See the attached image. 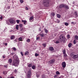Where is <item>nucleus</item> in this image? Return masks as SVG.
Returning <instances> with one entry per match:
<instances>
[{
    "instance_id": "nucleus-1",
    "label": "nucleus",
    "mask_w": 78,
    "mask_h": 78,
    "mask_svg": "<svg viewBox=\"0 0 78 78\" xmlns=\"http://www.w3.org/2000/svg\"><path fill=\"white\" fill-rule=\"evenodd\" d=\"M66 38L65 36L63 34H61L59 37V41L60 42H65L66 41Z\"/></svg>"
},
{
    "instance_id": "nucleus-2",
    "label": "nucleus",
    "mask_w": 78,
    "mask_h": 78,
    "mask_svg": "<svg viewBox=\"0 0 78 78\" xmlns=\"http://www.w3.org/2000/svg\"><path fill=\"white\" fill-rule=\"evenodd\" d=\"M12 65L15 66L16 67L18 66L19 65V60H14L12 63Z\"/></svg>"
},
{
    "instance_id": "nucleus-3",
    "label": "nucleus",
    "mask_w": 78,
    "mask_h": 78,
    "mask_svg": "<svg viewBox=\"0 0 78 78\" xmlns=\"http://www.w3.org/2000/svg\"><path fill=\"white\" fill-rule=\"evenodd\" d=\"M43 3L44 5L45 6H48V5L49 2L47 0H43Z\"/></svg>"
},
{
    "instance_id": "nucleus-4",
    "label": "nucleus",
    "mask_w": 78,
    "mask_h": 78,
    "mask_svg": "<svg viewBox=\"0 0 78 78\" xmlns=\"http://www.w3.org/2000/svg\"><path fill=\"white\" fill-rule=\"evenodd\" d=\"M9 21L10 23H11L12 24H13L14 23H16V21H15L14 20L12 19L11 18L9 20Z\"/></svg>"
},
{
    "instance_id": "nucleus-5",
    "label": "nucleus",
    "mask_w": 78,
    "mask_h": 78,
    "mask_svg": "<svg viewBox=\"0 0 78 78\" xmlns=\"http://www.w3.org/2000/svg\"><path fill=\"white\" fill-rule=\"evenodd\" d=\"M31 70L28 71V72L27 73V77L28 78L31 77Z\"/></svg>"
},
{
    "instance_id": "nucleus-6",
    "label": "nucleus",
    "mask_w": 78,
    "mask_h": 78,
    "mask_svg": "<svg viewBox=\"0 0 78 78\" xmlns=\"http://www.w3.org/2000/svg\"><path fill=\"white\" fill-rule=\"evenodd\" d=\"M62 67L63 68H65L66 67V63L65 62H63L62 64Z\"/></svg>"
},
{
    "instance_id": "nucleus-7",
    "label": "nucleus",
    "mask_w": 78,
    "mask_h": 78,
    "mask_svg": "<svg viewBox=\"0 0 78 78\" xmlns=\"http://www.w3.org/2000/svg\"><path fill=\"white\" fill-rule=\"evenodd\" d=\"M78 58V54H77V55H75L74 54L73 57V59H76Z\"/></svg>"
},
{
    "instance_id": "nucleus-8",
    "label": "nucleus",
    "mask_w": 78,
    "mask_h": 78,
    "mask_svg": "<svg viewBox=\"0 0 78 78\" xmlns=\"http://www.w3.org/2000/svg\"><path fill=\"white\" fill-rule=\"evenodd\" d=\"M8 63L10 65H11L12 64V59L10 58L8 60Z\"/></svg>"
},
{
    "instance_id": "nucleus-9",
    "label": "nucleus",
    "mask_w": 78,
    "mask_h": 78,
    "mask_svg": "<svg viewBox=\"0 0 78 78\" xmlns=\"http://www.w3.org/2000/svg\"><path fill=\"white\" fill-rule=\"evenodd\" d=\"M34 19V17L33 16H31L30 17L29 20L30 22H33V19Z\"/></svg>"
},
{
    "instance_id": "nucleus-10",
    "label": "nucleus",
    "mask_w": 78,
    "mask_h": 78,
    "mask_svg": "<svg viewBox=\"0 0 78 78\" xmlns=\"http://www.w3.org/2000/svg\"><path fill=\"white\" fill-rule=\"evenodd\" d=\"M49 50L50 51H53L54 50V48L53 47H50L49 48Z\"/></svg>"
},
{
    "instance_id": "nucleus-11",
    "label": "nucleus",
    "mask_w": 78,
    "mask_h": 78,
    "mask_svg": "<svg viewBox=\"0 0 78 78\" xmlns=\"http://www.w3.org/2000/svg\"><path fill=\"white\" fill-rule=\"evenodd\" d=\"M22 39H23L22 37H20L18 38V40L20 41H23V40Z\"/></svg>"
},
{
    "instance_id": "nucleus-12",
    "label": "nucleus",
    "mask_w": 78,
    "mask_h": 78,
    "mask_svg": "<svg viewBox=\"0 0 78 78\" xmlns=\"http://www.w3.org/2000/svg\"><path fill=\"white\" fill-rule=\"evenodd\" d=\"M55 62V59H52L50 61V62L51 64H52Z\"/></svg>"
},
{
    "instance_id": "nucleus-13",
    "label": "nucleus",
    "mask_w": 78,
    "mask_h": 78,
    "mask_svg": "<svg viewBox=\"0 0 78 78\" xmlns=\"http://www.w3.org/2000/svg\"><path fill=\"white\" fill-rule=\"evenodd\" d=\"M64 5L62 4L60 5L59 6L60 8H64Z\"/></svg>"
},
{
    "instance_id": "nucleus-14",
    "label": "nucleus",
    "mask_w": 78,
    "mask_h": 78,
    "mask_svg": "<svg viewBox=\"0 0 78 78\" xmlns=\"http://www.w3.org/2000/svg\"><path fill=\"white\" fill-rule=\"evenodd\" d=\"M15 37V36L14 35H12L11 36L10 39L11 40H12V39H14V38Z\"/></svg>"
},
{
    "instance_id": "nucleus-15",
    "label": "nucleus",
    "mask_w": 78,
    "mask_h": 78,
    "mask_svg": "<svg viewBox=\"0 0 78 78\" xmlns=\"http://www.w3.org/2000/svg\"><path fill=\"white\" fill-rule=\"evenodd\" d=\"M64 8L66 9H69V8L68 5H64Z\"/></svg>"
},
{
    "instance_id": "nucleus-16",
    "label": "nucleus",
    "mask_w": 78,
    "mask_h": 78,
    "mask_svg": "<svg viewBox=\"0 0 78 78\" xmlns=\"http://www.w3.org/2000/svg\"><path fill=\"white\" fill-rule=\"evenodd\" d=\"M29 55V52L28 51H26L25 53V55Z\"/></svg>"
},
{
    "instance_id": "nucleus-17",
    "label": "nucleus",
    "mask_w": 78,
    "mask_h": 78,
    "mask_svg": "<svg viewBox=\"0 0 78 78\" xmlns=\"http://www.w3.org/2000/svg\"><path fill=\"white\" fill-rule=\"evenodd\" d=\"M76 40H75V39L74 40V41H73V43L74 44H76V43L77 42V41Z\"/></svg>"
},
{
    "instance_id": "nucleus-18",
    "label": "nucleus",
    "mask_w": 78,
    "mask_h": 78,
    "mask_svg": "<svg viewBox=\"0 0 78 78\" xmlns=\"http://www.w3.org/2000/svg\"><path fill=\"white\" fill-rule=\"evenodd\" d=\"M75 40H78V36L77 35H76L75 37Z\"/></svg>"
},
{
    "instance_id": "nucleus-19",
    "label": "nucleus",
    "mask_w": 78,
    "mask_h": 78,
    "mask_svg": "<svg viewBox=\"0 0 78 78\" xmlns=\"http://www.w3.org/2000/svg\"><path fill=\"white\" fill-rule=\"evenodd\" d=\"M57 17H58V18H61V15L60 14H57Z\"/></svg>"
},
{
    "instance_id": "nucleus-20",
    "label": "nucleus",
    "mask_w": 78,
    "mask_h": 78,
    "mask_svg": "<svg viewBox=\"0 0 78 78\" xmlns=\"http://www.w3.org/2000/svg\"><path fill=\"white\" fill-rule=\"evenodd\" d=\"M72 44L71 43H70L68 44V47L69 48L71 47H72Z\"/></svg>"
},
{
    "instance_id": "nucleus-21",
    "label": "nucleus",
    "mask_w": 78,
    "mask_h": 78,
    "mask_svg": "<svg viewBox=\"0 0 78 78\" xmlns=\"http://www.w3.org/2000/svg\"><path fill=\"white\" fill-rule=\"evenodd\" d=\"M32 68L33 69H36V66L34 65L32 66Z\"/></svg>"
},
{
    "instance_id": "nucleus-22",
    "label": "nucleus",
    "mask_w": 78,
    "mask_h": 78,
    "mask_svg": "<svg viewBox=\"0 0 78 78\" xmlns=\"http://www.w3.org/2000/svg\"><path fill=\"white\" fill-rule=\"evenodd\" d=\"M8 66H9L8 64L7 65H4V67L5 68L7 69L8 68Z\"/></svg>"
},
{
    "instance_id": "nucleus-23",
    "label": "nucleus",
    "mask_w": 78,
    "mask_h": 78,
    "mask_svg": "<svg viewBox=\"0 0 78 78\" xmlns=\"http://www.w3.org/2000/svg\"><path fill=\"white\" fill-rule=\"evenodd\" d=\"M22 22H23L24 24H26V23L27 22V21L26 20H22Z\"/></svg>"
},
{
    "instance_id": "nucleus-24",
    "label": "nucleus",
    "mask_w": 78,
    "mask_h": 78,
    "mask_svg": "<svg viewBox=\"0 0 78 78\" xmlns=\"http://www.w3.org/2000/svg\"><path fill=\"white\" fill-rule=\"evenodd\" d=\"M44 31L46 33H47V34L48 33V30H47V29H44Z\"/></svg>"
},
{
    "instance_id": "nucleus-25",
    "label": "nucleus",
    "mask_w": 78,
    "mask_h": 78,
    "mask_svg": "<svg viewBox=\"0 0 78 78\" xmlns=\"http://www.w3.org/2000/svg\"><path fill=\"white\" fill-rule=\"evenodd\" d=\"M27 42L29 43L30 42V38L27 39V40L26 41Z\"/></svg>"
},
{
    "instance_id": "nucleus-26",
    "label": "nucleus",
    "mask_w": 78,
    "mask_h": 78,
    "mask_svg": "<svg viewBox=\"0 0 78 78\" xmlns=\"http://www.w3.org/2000/svg\"><path fill=\"white\" fill-rule=\"evenodd\" d=\"M32 65L31 64H30L28 65V67H32Z\"/></svg>"
},
{
    "instance_id": "nucleus-27",
    "label": "nucleus",
    "mask_w": 78,
    "mask_h": 78,
    "mask_svg": "<svg viewBox=\"0 0 78 78\" xmlns=\"http://www.w3.org/2000/svg\"><path fill=\"white\" fill-rule=\"evenodd\" d=\"M51 15L53 17V16H55V13L52 12L51 13Z\"/></svg>"
},
{
    "instance_id": "nucleus-28",
    "label": "nucleus",
    "mask_w": 78,
    "mask_h": 78,
    "mask_svg": "<svg viewBox=\"0 0 78 78\" xmlns=\"http://www.w3.org/2000/svg\"><path fill=\"white\" fill-rule=\"evenodd\" d=\"M75 54H73V53H71V54H70V56H73Z\"/></svg>"
},
{
    "instance_id": "nucleus-29",
    "label": "nucleus",
    "mask_w": 78,
    "mask_h": 78,
    "mask_svg": "<svg viewBox=\"0 0 78 78\" xmlns=\"http://www.w3.org/2000/svg\"><path fill=\"white\" fill-rule=\"evenodd\" d=\"M40 36L41 37H44V34H40Z\"/></svg>"
},
{
    "instance_id": "nucleus-30",
    "label": "nucleus",
    "mask_w": 78,
    "mask_h": 78,
    "mask_svg": "<svg viewBox=\"0 0 78 78\" xmlns=\"http://www.w3.org/2000/svg\"><path fill=\"white\" fill-rule=\"evenodd\" d=\"M14 73H17V71L16 69H15V70L14 71Z\"/></svg>"
},
{
    "instance_id": "nucleus-31",
    "label": "nucleus",
    "mask_w": 78,
    "mask_h": 78,
    "mask_svg": "<svg viewBox=\"0 0 78 78\" xmlns=\"http://www.w3.org/2000/svg\"><path fill=\"white\" fill-rule=\"evenodd\" d=\"M42 45L44 47H46V44L44 43L42 44Z\"/></svg>"
},
{
    "instance_id": "nucleus-32",
    "label": "nucleus",
    "mask_w": 78,
    "mask_h": 78,
    "mask_svg": "<svg viewBox=\"0 0 78 78\" xmlns=\"http://www.w3.org/2000/svg\"><path fill=\"white\" fill-rule=\"evenodd\" d=\"M65 25L66 26H68V25H69V23H65Z\"/></svg>"
},
{
    "instance_id": "nucleus-33",
    "label": "nucleus",
    "mask_w": 78,
    "mask_h": 78,
    "mask_svg": "<svg viewBox=\"0 0 78 78\" xmlns=\"http://www.w3.org/2000/svg\"><path fill=\"white\" fill-rule=\"evenodd\" d=\"M63 54H66V50H64L63 51Z\"/></svg>"
},
{
    "instance_id": "nucleus-34",
    "label": "nucleus",
    "mask_w": 78,
    "mask_h": 78,
    "mask_svg": "<svg viewBox=\"0 0 78 78\" xmlns=\"http://www.w3.org/2000/svg\"><path fill=\"white\" fill-rule=\"evenodd\" d=\"M36 39L37 40H39V39H40V37H37Z\"/></svg>"
},
{
    "instance_id": "nucleus-35",
    "label": "nucleus",
    "mask_w": 78,
    "mask_h": 78,
    "mask_svg": "<svg viewBox=\"0 0 78 78\" xmlns=\"http://www.w3.org/2000/svg\"><path fill=\"white\" fill-rule=\"evenodd\" d=\"M13 48L14 51H16V50H17V49H16V48L15 47Z\"/></svg>"
},
{
    "instance_id": "nucleus-36",
    "label": "nucleus",
    "mask_w": 78,
    "mask_h": 78,
    "mask_svg": "<svg viewBox=\"0 0 78 78\" xmlns=\"http://www.w3.org/2000/svg\"><path fill=\"white\" fill-rule=\"evenodd\" d=\"M59 71H57L56 72V74H57V75H59Z\"/></svg>"
},
{
    "instance_id": "nucleus-37",
    "label": "nucleus",
    "mask_w": 78,
    "mask_h": 78,
    "mask_svg": "<svg viewBox=\"0 0 78 78\" xmlns=\"http://www.w3.org/2000/svg\"><path fill=\"white\" fill-rule=\"evenodd\" d=\"M74 14H75L76 16H77V14L78 13H77V12H74Z\"/></svg>"
},
{
    "instance_id": "nucleus-38",
    "label": "nucleus",
    "mask_w": 78,
    "mask_h": 78,
    "mask_svg": "<svg viewBox=\"0 0 78 78\" xmlns=\"http://www.w3.org/2000/svg\"><path fill=\"white\" fill-rule=\"evenodd\" d=\"M20 3H23V0H20Z\"/></svg>"
},
{
    "instance_id": "nucleus-39",
    "label": "nucleus",
    "mask_w": 78,
    "mask_h": 78,
    "mask_svg": "<svg viewBox=\"0 0 78 78\" xmlns=\"http://www.w3.org/2000/svg\"><path fill=\"white\" fill-rule=\"evenodd\" d=\"M19 26H18V25H17L16 27V30H18L19 29Z\"/></svg>"
},
{
    "instance_id": "nucleus-40",
    "label": "nucleus",
    "mask_w": 78,
    "mask_h": 78,
    "mask_svg": "<svg viewBox=\"0 0 78 78\" xmlns=\"http://www.w3.org/2000/svg\"><path fill=\"white\" fill-rule=\"evenodd\" d=\"M39 56L38 54H37V53L35 54V56H36V57L37 56Z\"/></svg>"
},
{
    "instance_id": "nucleus-41",
    "label": "nucleus",
    "mask_w": 78,
    "mask_h": 78,
    "mask_svg": "<svg viewBox=\"0 0 78 78\" xmlns=\"http://www.w3.org/2000/svg\"><path fill=\"white\" fill-rule=\"evenodd\" d=\"M64 56H65V57H67V55L66 54H64Z\"/></svg>"
},
{
    "instance_id": "nucleus-42",
    "label": "nucleus",
    "mask_w": 78,
    "mask_h": 78,
    "mask_svg": "<svg viewBox=\"0 0 78 78\" xmlns=\"http://www.w3.org/2000/svg\"><path fill=\"white\" fill-rule=\"evenodd\" d=\"M3 74H4V75H5V74H6V71H4L3 73Z\"/></svg>"
},
{
    "instance_id": "nucleus-43",
    "label": "nucleus",
    "mask_w": 78,
    "mask_h": 78,
    "mask_svg": "<svg viewBox=\"0 0 78 78\" xmlns=\"http://www.w3.org/2000/svg\"><path fill=\"white\" fill-rule=\"evenodd\" d=\"M57 76H58V75L55 74V75L54 76V78H56V77H57Z\"/></svg>"
},
{
    "instance_id": "nucleus-44",
    "label": "nucleus",
    "mask_w": 78,
    "mask_h": 78,
    "mask_svg": "<svg viewBox=\"0 0 78 78\" xmlns=\"http://www.w3.org/2000/svg\"><path fill=\"white\" fill-rule=\"evenodd\" d=\"M19 26L20 28H22V24H20L19 25Z\"/></svg>"
},
{
    "instance_id": "nucleus-45",
    "label": "nucleus",
    "mask_w": 78,
    "mask_h": 78,
    "mask_svg": "<svg viewBox=\"0 0 78 78\" xmlns=\"http://www.w3.org/2000/svg\"><path fill=\"white\" fill-rule=\"evenodd\" d=\"M21 54L22 56H23V52L22 51L21 52Z\"/></svg>"
},
{
    "instance_id": "nucleus-46",
    "label": "nucleus",
    "mask_w": 78,
    "mask_h": 78,
    "mask_svg": "<svg viewBox=\"0 0 78 78\" xmlns=\"http://www.w3.org/2000/svg\"><path fill=\"white\" fill-rule=\"evenodd\" d=\"M0 19L1 20H2V19H3V16H1V17H0Z\"/></svg>"
},
{
    "instance_id": "nucleus-47",
    "label": "nucleus",
    "mask_w": 78,
    "mask_h": 78,
    "mask_svg": "<svg viewBox=\"0 0 78 78\" xmlns=\"http://www.w3.org/2000/svg\"><path fill=\"white\" fill-rule=\"evenodd\" d=\"M67 37L68 38H70V35H68L67 36Z\"/></svg>"
},
{
    "instance_id": "nucleus-48",
    "label": "nucleus",
    "mask_w": 78,
    "mask_h": 78,
    "mask_svg": "<svg viewBox=\"0 0 78 78\" xmlns=\"http://www.w3.org/2000/svg\"><path fill=\"white\" fill-rule=\"evenodd\" d=\"M17 41H18V39H15L14 40V41H15L16 42H17Z\"/></svg>"
},
{
    "instance_id": "nucleus-49",
    "label": "nucleus",
    "mask_w": 78,
    "mask_h": 78,
    "mask_svg": "<svg viewBox=\"0 0 78 78\" xmlns=\"http://www.w3.org/2000/svg\"><path fill=\"white\" fill-rule=\"evenodd\" d=\"M56 44H58V43H59V41H57L56 42Z\"/></svg>"
},
{
    "instance_id": "nucleus-50",
    "label": "nucleus",
    "mask_w": 78,
    "mask_h": 78,
    "mask_svg": "<svg viewBox=\"0 0 78 78\" xmlns=\"http://www.w3.org/2000/svg\"><path fill=\"white\" fill-rule=\"evenodd\" d=\"M25 9L26 10H28V8L27 7H26Z\"/></svg>"
},
{
    "instance_id": "nucleus-51",
    "label": "nucleus",
    "mask_w": 78,
    "mask_h": 78,
    "mask_svg": "<svg viewBox=\"0 0 78 78\" xmlns=\"http://www.w3.org/2000/svg\"><path fill=\"white\" fill-rule=\"evenodd\" d=\"M16 22L18 23H19V20H17Z\"/></svg>"
},
{
    "instance_id": "nucleus-52",
    "label": "nucleus",
    "mask_w": 78,
    "mask_h": 78,
    "mask_svg": "<svg viewBox=\"0 0 78 78\" xmlns=\"http://www.w3.org/2000/svg\"><path fill=\"white\" fill-rule=\"evenodd\" d=\"M37 78H39V75H37Z\"/></svg>"
},
{
    "instance_id": "nucleus-53",
    "label": "nucleus",
    "mask_w": 78,
    "mask_h": 78,
    "mask_svg": "<svg viewBox=\"0 0 78 78\" xmlns=\"http://www.w3.org/2000/svg\"><path fill=\"white\" fill-rule=\"evenodd\" d=\"M5 58V55H3V58Z\"/></svg>"
},
{
    "instance_id": "nucleus-54",
    "label": "nucleus",
    "mask_w": 78,
    "mask_h": 78,
    "mask_svg": "<svg viewBox=\"0 0 78 78\" xmlns=\"http://www.w3.org/2000/svg\"><path fill=\"white\" fill-rule=\"evenodd\" d=\"M8 45V43H5V45Z\"/></svg>"
},
{
    "instance_id": "nucleus-55",
    "label": "nucleus",
    "mask_w": 78,
    "mask_h": 78,
    "mask_svg": "<svg viewBox=\"0 0 78 78\" xmlns=\"http://www.w3.org/2000/svg\"><path fill=\"white\" fill-rule=\"evenodd\" d=\"M74 22H71V24H74Z\"/></svg>"
},
{
    "instance_id": "nucleus-56",
    "label": "nucleus",
    "mask_w": 78,
    "mask_h": 78,
    "mask_svg": "<svg viewBox=\"0 0 78 78\" xmlns=\"http://www.w3.org/2000/svg\"><path fill=\"white\" fill-rule=\"evenodd\" d=\"M75 2L74 1L73 2V4H75Z\"/></svg>"
},
{
    "instance_id": "nucleus-57",
    "label": "nucleus",
    "mask_w": 78,
    "mask_h": 78,
    "mask_svg": "<svg viewBox=\"0 0 78 78\" xmlns=\"http://www.w3.org/2000/svg\"><path fill=\"white\" fill-rule=\"evenodd\" d=\"M10 78H14V77L13 76H12L10 77Z\"/></svg>"
},
{
    "instance_id": "nucleus-58",
    "label": "nucleus",
    "mask_w": 78,
    "mask_h": 78,
    "mask_svg": "<svg viewBox=\"0 0 78 78\" xmlns=\"http://www.w3.org/2000/svg\"><path fill=\"white\" fill-rule=\"evenodd\" d=\"M12 30L10 31V32H12Z\"/></svg>"
},
{
    "instance_id": "nucleus-59",
    "label": "nucleus",
    "mask_w": 78,
    "mask_h": 78,
    "mask_svg": "<svg viewBox=\"0 0 78 78\" xmlns=\"http://www.w3.org/2000/svg\"><path fill=\"white\" fill-rule=\"evenodd\" d=\"M0 78H2V77L1 76H0Z\"/></svg>"
},
{
    "instance_id": "nucleus-60",
    "label": "nucleus",
    "mask_w": 78,
    "mask_h": 78,
    "mask_svg": "<svg viewBox=\"0 0 78 78\" xmlns=\"http://www.w3.org/2000/svg\"><path fill=\"white\" fill-rule=\"evenodd\" d=\"M58 78H62V77H58Z\"/></svg>"
},
{
    "instance_id": "nucleus-61",
    "label": "nucleus",
    "mask_w": 78,
    "mask_h": 78,
    "mask_svg": "<svg viewBox=\"0 0 78 78\" xmlns=\"http://www.w3.org/2000/svg\"><path fill=\"white\" fill-rule=\"evenodd\" d=\"M39 31H41V29H40L39 30Z\"/></svg>"
},
{
    "instance_id": "nucleus-62",
    "label": "nucleus",
    "mask_w": 78,
    "mask_h": 78,
    "mask_svg": "<svg viewBox=\"0 0 78 78\" xmlns=\"http://www.w3.org/2000/svg\"><path fill=\"white\" fill-rule=\"evenodd\" d=\"M13 53H12V54L13 55Z\"/></svg>"
},
{
    "instance_id": "nucleus-63",
    "label": "nucleus",
    "mask_w": 78,
    "mask_h": 78,
    "mask_svg": "<svg viewBox=\"0 0 78 78\" xmlns=\"http://www.w3.org/2000/svg\"><path fill=\"white\" fill-rule=\"evenodd\" d=\"M42 31H41V33H42Z\"/></svg>"
}]
</instances>
